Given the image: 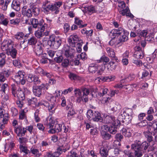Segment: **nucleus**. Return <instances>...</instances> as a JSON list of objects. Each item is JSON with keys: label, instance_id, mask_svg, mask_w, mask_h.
Here are the masks:
<instances>
[{"label": "nucleus", "instance_id": "obj_1", "mask_svg": "<svg viewBox=\"0 0 157 157\" xmlns=\"http://www.w3.org/2000/svg\"><path fill=\"white\" fill-rule=\"evenodd\" d=\"M128 32L125 31L121 27L117 29H113L110 32L109 35L111 38L114 39L116 36L119 37L118 41L122 43L126 41L128 39Z\"/></svg>", "mask_w": 157, "mask_h": 157}, {"label": "nucleus", "instance_id": "obj_2", "mask_svg": "<svg viewBox=\"0 0 157 157\" xmlns=\"http://www.w3.org/2000/svg\"><path fill=\"white\" fill-rule=\"evenodd\" d=\"M55 121L54 118L50 117L47 118L44 123V125L48 128L49 129L48 131L49 133L53 134L61 132L62 130V124H55Z\"/></svg>", "mask_w": 157, "mask_h": 157}, {"label": "nucleus", "instance_id": "obj_3", "mask_svg": "<svg viewBox=\"0 0 157 157\" xmlns=\"http://www.w3.org/2000/svg\"><path fill=\"white\" fill-rule=\"evenodd\" d=\"M62 4L61 2H55L54 4H52L49 3L48 1H46L43 2L42 8L44 12L46 13H48V12L51 11L57 14L59 12V8Z\"/></svg>", "mask_w": 157, "mask_h": 157}, {"label": "nucleus", "instance_id": "obj_4", "mask_svg": "<svg viewBox=\"0 0 157 157\" xmlns=\"http://www.w3.org/2000/svg\"><path fill=\"white\" fill-rule=\"evenodd\" d=\"M39 12L40 10L38 6L33 3L31 4L28 8L27 6H25L22 8V14L28 17H31L33 13L34 15H37Z\"/></svg>", "mask_w": 157, "mask_h": 157}, {"label": "nucleus", "instance_id": "obj_5", "mask_svg": "<svg viewBox=\"0 0 157 157\" xmlns=\"http://www.w3.org/2000/svg\"><path fill=\"white\" fill-rule=\"evenodd\" d=\"M62 50L64 52V54L62 53L61 51H59L56 53L57 57L54 59H63L64 57H63V55L68 59H71L74 58V50L68 45H64Z\"/></svg>", "mask_w": 157, "mask_h": 157}, {"label": "nucleus", "instance_id": "obj_6", "mask_svg": "<svg viewBox=\"0 0 157 157\" xmlns=\"http://www.w3.org/2000/svg\"><path fill=\"white\" fill-rule=\"evenodd\" d=\"M1 48L3 51H6L8 55H10L13 58H15L17 54V51L13 48L12 42L9 40L3 42L2 44Z\"/></svg>", "mask_w": 157, "mask_h": 157}, {"label": "nucleus", "instance_id": "obj_7", "mask_svg": "<svg viewBox=\"0 0 157 157\" xmlns=\"http://www.w3.org/2000/svg\"><path fill=\"white\" fill-rule=\"evenodd\" d=\"M133 115V111L131 109L125 108L124 109L123 113L120 115L118 118L122 120V122H128L131 120Z\"/></svg>", "mask_w": 157, "mask_h": 157}, {"label": "nucleus", "instance_id": "obj_8", "mask_svg": "<svg viewBox=\"0 0 157 157\" xmlns=\"http://www.w3.org/2000/svg\"><path fill=\"white\" fill-rule=\"evenodd\" d=\"M131 149L134 151V157H141L143 155L141 143L139 140H136L131 145Z\"/></svg>", "mask_w": 157, "mask_h": 157}, {"label": "nucleus", "instance_id": "obj_9", "mask_svg": "<svg viewBox=\"0 0 157 157\" xmlns=\"http://www.w3.org/2000/svg\"><path fill=\"white\" fill-rule=\"evenodd\" d=\"M49 87L48 83H42L39 86L34 85L32 87L33 94L36 96L40 97L42 94V90H48Z\"/></svg>", "mask_w": 157, "mask_h": 157}, {"label": "nucleus", "instance_id": "obj_10", "mask_svg": "<svg viewBox=\"0 0 157 157\" xmlns=\"http://www.w3.org/2000/svg\"><path fill=\"white\" fill-rule=\"evenodd\" d=\"M103 117H104V122L105 124H111L115 126H118L120 124V121L115 119L114 116L104 114Z\"/></svg>", "mask_w": 157, "mask_h": 157}, {"label": "nucleus", "instance_id": "obj_11", "mask_svg": "<svg viewBox=\"0 0 157 157\" xmlns=\"http://www.w3.org/2000/svg\"><path fill=\"white\" fill-rule=\"evenodd\" d=\"M40 105H44L48 108V110L50 113L52 114L55 112L56 107L54 103H49L44 101H41L39 103Z\"/></svg>", "mask_w": 157, "mask_h": 157}, {"label": "nucleus", "instance_id": "obj_12", "mask_svg": "<svg viewBox=\"0 0 157 157\" xmlns=\"http://www.w3.org/2000/svg\"><path fill=\"white\" fill-rule=\"evenodd\" d=\"M24 72L19 71L14 76V80L17 84L24 85L25 83V79L24 77Z\"/></svg>", "mask_w": 157, "mask_h": 157}, {"label": "nucleus", "instance_id": "obj_13", "mask_svg": "<svg viewBox=\"0 0 157 157\" xmlns=\"http://www.w3.org/2000/svg\"><path fill=\"white\" fill-rule=\"evenodd\" d=\"M88 70L90 73L94 74L96 73V74L98 75H102L104 71L102 68L98 69V66L94 64L90 65L88 67Z\"/></svg>", "mask_w": 157, "mask_h": 157}, {"label": "nucleus", "instance_id": "obj_14", "mask_svg": "<svg viewBox=\"0 0 157 157\" xmlns=\"http://www.w3.org/2000/svg\"><path fill=\"white\" fill-rule=\"evenodd\" d=\"M108 91V89L105 88L102 89L101 90H100V92L99 93V95L101 97H103L106 95V97H103L102 98V102L103 103H107V102H109L111 100V98L110 96H109L108 95H107V96L106 94Z\"/></svg>", "mask_w": 157, "mask_h": 157}, {"label": "nucleus", "instance_id": "obj_15", "mask_svg": "<svg viewBox=\"0 0 157 157\" xmlns=\"http://www.w3.org/2000/svg\"><path fill=\"white\" fill-rule=\"evenodd\" d=\"M80 40H81L79 39L77 35L73 34L69 36L68 42L71 47H74L75 46L76 44L80 42Z\"/></svg>", "mask_w": 157, "mask_h": 157}, {"label": "nucleus", "instance_id": "obj_16", "mask_svg": "<svg viewBox=\"0 0 157 157\" xmlns=\"http://www.w3.org/2000/svg\"><path fill=\"white\" fill-rule=\"evenodd\" d=\"M109 59H97V63H101V65H105L108 63V67H110L111 70L114 69L116 68V64L114 61H110L109 62Z\"/></svg>", "mask_w": 157, "mask_h": 157}, {"label": "nucleus", "instance_id": "obj_17", "mask_svg": "<svg viewBox=\"0 0 157 157\" xmlns=\"http://www.w3.org/2000/svg\"><path fill=\"white\" fill-rule=\"evenodd\" d=\"M139 45H136L134 48L136 51L133 55V57L136 59H142L144 58L143 53Z\"/></svg>", "mask_w": 157, "mask_h": 157}, {"label": "nucleus", "instance_id": "obj_18", "mask_svg": "<svg viewBox=\"0 0 157 157\" xmlns=\"http://www.w3.org/2000/svg\"><path fill=\"white\" fill-rule=\"evenodd\" d=\"M30 24L33 25V28H36L37 27H39L38 26H40L41 27L42 25H43V24L44 22L43 19H41L39 21H38L37 19L35 18H31L30 20Z\"/></svg>", "mask_w": 157, "mask_h": 157}, {"label": "nucleus", "instance_id": "obj_19", "mask_svg": "<svg viewBox=\"0 0 157 157\" xmlns=\"http://www.w3.org/2000/svg\"><path fill=\"white\" fill-rule=\"evenodd\" d=\"M47 25L44 24V25H42L39 28V29L35 31L34 33L35 36L38 39H40L44 36L43 32L45 30V27H46Z\"/></svg>", "mask_w": 157, "mask_h": 157}, {"label": "nucleus", "instance_id": "obj_20", "mask_svg": "<svg viewBox=\"0 0 157 157\" xmlns=\"http://www.w3.org/2000/svg\"><path fill=\"white\" fill-rule=\"evenodd\" d=\"M82 10L84 12L90 14H91L96 12L95 7L92 6H83V5Z\"/></svg>", "mask_w": 157, "mask_h": 157}, {"label": "nucleus", "instance_id": "obj_21", "mask_svg": "<svg viewBox=\"0 0 157 157\" xmlns=\"http://www.w3.org/2000/svg\"><path fill=\"white\" fill-rule=\"evenodd\" d=\"M81 90L82 92V98L83 101L86 102L88 100V95L90 93V90L88 88L82 87L81 88Z\"/></svg>", "mask_w": 157, "mask_h": 157}, {"label": "nucleus", "instance_id": "obj_22", "mask_svg": "<svg viewBox=\"0 0 157 157\" xmlns=\"http://www.w3.org/2000/svg\"><path fill=\"white\" fill-rule=\"evenodd\" d=\"M115 78L114 76H100L97 78L95 80L99 82H110L113 80Z\"/></svg>", "mask_w": 157, "mask_h": 157}, {"label": "nucleus", "instance_id": "obj_23", "mask_svg": "<svg viewBox=\"0 0 157 157\" xmlns=\"http://www.w3.org/2000/svg\"><path fill=\"white\" fill-rule=\"evenodd\" d=\"M15 132L17 135L19 136H24L26 132V130L25 128L19 126L14 129Z\"/></svg>", "mask_w": 157, "mask_h": 157}, {"label": "nucleus", "instance_id": "obj_24", "mask_svg": "<svg viewBox=\"0 0 157 157\" xmlns=\"http://www.w3.org/2000/svg\"><path fill=\"white\" fill-rule=\"evenodd\" d=\"M61 42V39L57 37L56 41L53 42L52 44L49 45V46L52 48L57 49L60 46Z\"/></svg>", "mask_w": 157, "mask_h": 157}, {"label": "nucleus", "instance_id": "obj_25", "mask_svg": "<svg viewBox=\"0 0 157 157\" xmlns=\"http://www.w3.org/2000/svg\"><path fill=\"white\" fill-rule=\"evenodd\" d=\"M74 93L76 97V100L78 102H80L82 101H83L82 95V92L79 89L76 88L74 90Z\"/></svg>", "mask_w": 157, "mask_h": 157}, {"label": "nucleus", "instance_id": "obj_26", "mask_svg": "<svg viewBox=\"0 0 157 157\" xmlns=\"http://www.w3.org/2000/svg\"><path fill=\"white\" fill-rule=\"evenodd\" d=\"M66 110L68 111L67 113V117L69 118H71L75 114V111L72 106L71 104L68 105L66 108Z\"/></svg>", "mask_w": 157, "mask_h": 157}, {"label": "nucleus", "instance_id": "obj_27", "mask_svg": "<svg viewBox=\"0 0 157 157\" xmlns=\"http://www.w3.org/2000/svg\"><path fill=\"white\" fill-rule=\"evenodd\" d=\"M144 135L145 137L147 139V140L150 143L152 142V145H154V142L153 141V138L152 136V133L149 131H146L144 132Z\"/></svg>", "mask_w": 157, "mask_h": 157}, {"label": "nucleus", "instance_id": "obj_28", "mask_svg": "<svg viewBox=\"0 0 157 157\" xmlns=\"http://www.w3.org/2000/svg\"><path fill=\"white\" fill-rule=\"evenodd\" d=\"M123 9L120 11V13L123 16L126 15V16L130 17L131 18H133L134 16L130 13V10L128 7H127L125 9Z\"/></svg>", "mask_w": 157, "mask_h": 157}, {"label": "nucleus", "instance_id": "obj_29", "mask_svg": "<svg viewBox=\"0 0 157 157\" xmlns=\"http://www.w3.org/2000/svg\"><path fill=\"white\" fill-rule=\"evenodd\" d=\"M11 7L13 9L16 11L20 10L21 9L20 2L16 0H13Z\"/></svg>", "mask_w": 157, "mask_h": 157}, {"label": "nucleus", "instance_id": "obj_30", "mask_svg": "<svg viewBox=\"0 0 157 157\" xmlns=\"http://www.w3.org/2000/svg\"><path fill=\"white\" fill-rule=\"evenodd\" d=\"M18 92L16 94V97L20 100H23L25 99V95L24 91L21 88H18Z\"/></svg>", "mask_w": 157, "mask_h": 157}, {"label": "nucleus", "instance_id": "obj_31", "mask_svg": "<svg viewBox=\"0 0 157 157\" xmlns=\"http://www.w3.org/2000/svg\"><path fill=\"white\" fill-rule=\"evenodd\" d=\"M94 117L92 119L94 121L101 122L102 121V118L101 116L100 113L98 111H95L94 113Z\"/></svg>", "mask_w": 157, "mask_h": 157}, {"label": "nucleus", "instance_id": "obj_32", "mask_svg": "<svg viewBox=\"0 0 157 157\" xmlns=\"http://www.w3.org/2000/svg\"><path fill=\"white\" fill-rule=\"evenodd\" d=\"M74 23L75 24L79 26V27L81 28L86 27L87 25L86 24H83V21L77 17L75 18Z\"/></svg>", "mask_w": 157, "mask_h": 157}, {"label": "nucleus", "instance_id": "obj_33", "mask_svg": "<svg viewBox=\"0 0 157 157\" xmlns=\"http://www.w3.org/2000/svg\"><path fill=\"white\" fill-rule=\"evenodd\" d=\"M4 94L3 95H2V105H6L9 103L10 101L9 97L8 94H6V93Z\"/></svg>", "mask_w": 157, "mask_h": 157}, {"label": "nucleus", "instance_id": "obj_34", "mask_svg": "<svg viewBox=\"0 0 157 157\" xmlns=\"http://www.w3.org/2000/svg\"><path fill=\"white\" fill-rule=\"evenodd\" d=\"M100 133L102 138L105 140H108L112 137L111 135L104 130H101L100 131Z\"/></svg>", "mask_w": 157, "mask_h": 157}, {"label": "nucleus", "instance_id": "obj_35", "mask_svg": "<svg viewBox=\"0 0 157 157\" xmlns=\"http://www.w3.org/2000/svg\"><path fill=\"white\" fill-rule=\"evenodd\" d=\"M136 84L133 85H126L124 86L123 87L124 90L127 93H130L132 92L133 90V87H136Z\"/></svg>", "mask_w": 157, "mask_h": 157}, {"label": "nucleus", "instance_id": "obj_36", "mask_svg": "<svg viewBox=\"0 0 157 157\" xmlns=\"http://www.w3.org/2000/svg\"><path fill=\"white\" fill-rule=\"evenodd\" d=\"M19 119L21 120L24 121L25 123H28V121L27 119V117L25 113L24 110H22L19 113Z\"/></svg>", "mask_w": 157, "mask_h": 157}, {"label": "nucleus", "instance_id": "obj_37", "mask_svg": "<svg viewBox=\"0 0 157 157\" xmlns=\"http://www.w3.org/2000/svg\"><path fill=\"white\" fill-rule=\"evenodd\" d=\"M100 153L101 156L106 157L108 155V151L106 147H102L100 149Z\"/></svg>", "mask_w": 157, "mask_h": 157}, {"label": "nucleus", "instance_id": "obj_38", "mask_svg": "<svg viewBox=\"0 0 157 157\" xmlns=\"http://www.w3.org/2000/svg\"><path fill=\"white\" fill-rule=\"evenodd\" d=\"M14 145L15 144L13 141H11L8 142H6L4 147L5 151H7L9 148L11 149H12Z\"/></svg>", "mask_w": 157, "mask_h": 157}, {"label": "nucleus", "instance_id": "obj_39", "mask_svg": "<svg viewBox=\"0 0 157 157\" xmlns=\"http://www.w3.org/2000/svg\"><path fill=\"white\" fill-rule=\"evenodd\" d=\"M30 152L36 157H39L41 155L39 150L35 147H32L31 148Z\"/></svg>", "mask_w": 157, "mask_h": 157}, {"label": "nucleus", "instance_id": "obj_40", "mask_svg": "<svg viewBox=\"0 0 157 157\" xmlns=\"http://www.w3.org/2000/svg\"><path fill=\"white\" fill-rule=\"evenodd\" d=\"M11 93L13 95L16 97V94L18 92V88H20L18 86L13 84L11 85Z\"/></svg>", "mask_w": 157, "mask_h": 157}, {"label": "nucleus", "instance_id": "obj_41", "mask_svg": "<svg viewBox=\"0 0 157 157\" xmlns=\"http://www.w3.org/2000/svg\"><path fill=\"white\" fill-rule=\"evenodd\" d=\"M118 126L113 125L109 127L108 131L111 134H115L117 131V128Z\"/></svg>", "mask_w": 157, "mask_h": 157}, {"label": "nucleus", "instance_id": "obj_42", "mask_svg": "<svg viewBox=\"0 0 157 157\" xmlns=\"http://www.w3.org/2000/svg\"><path fill=\"white\" fill-rule=\"evenodd\" d=\"M56 60L57 62L58 63H59L61 61H62V65L63 67H67L69 65V59H56Z\"/></svg>", "mask_w": 157, "mask_h": 157}, {"label": "nucleus", "instance_id": "obj_43", "mask_svg": "<svg viewBox=\"0 0 157 157\" xmlns=\"http://www.w3.org/2000/svg\"><path fill=\"white\" fill-rule=\"evenodd\" d=\"M106 51L109 57L113 58L114 57L115 52L113 49L109 47H107L106 48Z\"/></svg>", "mask_w": 157, "mask_h": 157}, {"label": "nucleus", "instance_id": "obj_44", "mask_svg": "<svg viewBox=\"0 0 157 157\" xmlns=\"http://www.w3.org/2000/svg\"><path fill=\"white\" fill-rule=\"evenodd\" d=\"M37 41L36 38L33 36L28 40V44L30 45H34L36 44Z\"/></svg>", "mask_w": 157, "mask_h": 157}, {"label": "nucleus", "instance_id": "obj_45", "mask_svg": "<svg viewBox=\"0 0 157 157\" xmlns=\"http://www.w3.org/2000/svg\"><path fill=\"white\" fill-rule=\"evenodd\" d=\"M36 53L37 55H40L42 52L41 44H38L35 47Z\"/></svg>", "mask_w": 157, "mask_h": 157}, {"label": "nucleus", "instance_id": "obj_46", "mask_svg": "<svg viewBox=\"0 0 157 157\" xmlns=\"http://www.w3.org/2000/svg\"><path fill=\"white\" fill-rule=\"evenodd\" d=\"M69 78L72 80H79L80 78L78 76L76 75L70 73L68 75Z\"/></svg>", "mask_w": 157, "mask_h": 157}, {"label": "nucleus", "instance_id": "obj_47", "mask_svg": "<svg viewBox=\"0 0 157 157\" xmlns=\"http://www.w3.org/2000/svg\"><path fill=\"white\" fill-rule=\"evenodd\" d=\"M8 89V85L6 83L3 84L0 87V91H2L4 94L6 93V91Z\"/></svg>", "mask_w": 157, "mask_h": 157}, {"label": "nucleus", "instance_id": "obj_48", "mask_svg": "<svg viewBox=\"0 0 157 157\" xmlns=\"http://www.w3.org/2000/svg\"><path fill=\"white\" fill-rule=\"evenodd\" d=\"M24 36V34L23 33L21 32H17L16 34L15 35V37L17 40H21L23 39Z\"/></svg>", "mask_w": 157, "mask_h": 157}, {"label": "nucleus", "instance_id": "obj_49", "mask_svg": "<svg viewBox=\"0 0 157 157\" xmlns=\"http://www.w3.org/2000/svg\"><path fill=\"white\" fill-rule=\"evenodd\" d=\"M94 113L91 109L89 110L87 112V117L89 119H92L94 117Z\"/></svg>", "mask_w": 157, "mask_h": 157}, {"label": "nucleus", "instance_id": "obj_50", "mask_svg": "<svg viewBox=\"0 0 157 157\" xmlns=\"http://www.w3.org/2000/svg\"><path fill=\"white\" fill-rule=\"evenodd\" d=\"M28 105H31L32 104H35L37 101V99L35 98H32L31 99H27Z\"/></svg>", "mask_w": 157, "mask_h": 157}, {"label": "nucleus", "instance_id": "obj_51", "mask_svg": "<svg viewBox=\"0 0 157 157\" xmlns=\"http://www.w3.org/2000/svg\"><path fill=\"white\" fill-rule=\"evenodd\" d=\"M44 71L40 67H38L36 68L35 71V72L36 74H39L42 76H43Z\"/></svg>", "mask_w": 157, "mask_h": 157}, {"label": "nucleus", "instance_id": "obj_52", "mask_svg": "<svg viewBox=\"0 0 157 157\" xmlns=\"http://www.w3.org/2000/svg\"><path fill=\"white\" fill-rule=\"evenodd\" d=\"M67 157H78L77 154L74 150H72L68 153Z\"/></svg>", "mask_w": 157, "mask_h": 157}, {"label": "nucleus", "instance_id": "obj_53", "mask_svg": "<svg viewBox=\"0 0 157 157\" xmlns=\"http://www.w3.org/2000/svg\"><path fill=\"white\" fill-rule=\"evenodd\" d=\"M19 148L21 151L27 154L29 153V151L28 150L27 147L23 145V144H20L19 146Z\"/></svg>", "mask_w": 157, "mask_h": 157}, {"label": "nucleus", "instance_id": "obj_54", "mask_svg": "<svg viewBox=\"0 0 157 157\" xmlns=\"http://www.w3.org/2000/svg\"><path fill=\"white\" fill-rule=\"evenodd\" d=\"M39 112V110L37 109L34 113V119L36 122H39L40 121V119L38 116Z\"/></svg>", "mask_w": 157, "mask_h": 157}, {"label": "nucleus", "instance_id": "obj_55", "mask_svg": "<svg viewBox=\"0 0 157 157\" xmlns=\"http://www.w3.org/2000/svg\"><path fill=\"white\" fill-rule=\"evenodd\" d=\"M80 155L79 157H87L90 155V151L88 150L87 151L88 153L85 154H83L84 152V150L83 149H81L80 151Z\"/></svg>", "mask_w": 157, "mask_h": 157}, {"label": "nucleus", "instance_id": "obj_56", "mask_svg": "<svg viewBox=\"0 0 157 157\" xmlns=\"http://www.w3.org/2000/svg\"><path fill=\"white\" fill-rule=\"evenodd\" d=\"M3 118L2 120V122L3 124L5 125V124H6L9 120V116L7 114H5L3 116V117H2Z\"/></svg>", "mask_w": 157, "mask_h": 157}, {"label": "nucleus", "instance_id": "obj_57", "mask_svg": "<svg viewBox=\"0 0 157 157\" xmlns=\"http://www.w3.org/2000/svg\"><path fill=\"white\" fill-rule=\"evenodd\" d=\"M56 36L54 35H52L50 36V40L48 41L47 43L48 44H52V42L56 40Z\"/></svg>", "mask_w": 157, "mask_h": 157}, {"label": "nucleus", "instance_id": "obj_58", "mask_svg": "<svg viewBox=\"0 0 157 157\" xmlns=\"http://www.w3.org/2000/svg\"><path fill=\"white\" fill-rule=\"evenodd\" d=\"M33 83L35 85H39L40 83V81L38 77L36 75L34 76Z\"/></svg>", "mask_w": 157, "mask_h": 157}, {"label": "nucleus", "instance_id": "obj_59", "mask_svg": "<svg viewBox=\"0 0 157 157\" xmlns=\"http://www.w3.org/2000/svg\"><path fill=\"white\" fill-rule=\"evenodd\" d=\"M147 125V123L146 121L145 120H143L140 122L138 123L136 125L140 127H144Z\"/></svg>", "mask_w": 157, "mask_h": 157}, {"label": "nucleus", "instance_id": "obj_60", "mask_svg": "<svg viewBox=\"0 0 157 157\" xmlns=\"http://www.w3.org/2000/svg\"><path fill=\"white\" fill-rule=\"evenodd\" d=\"M20 20L19 18H16L14 19L11 20H10V23L11 24L17 25H18L20 22Z\"/></svg>", "mask_w": 157, "mask_h": 157}, {"label": "nucleus", "instance_id": "obj_61", "mask_svg": "<svg viewBox=\"0 0 157 157\" xmlns=\"http://www.w3.org/2000/svg\"><path fill=\"white\" fill-rule=\"evenodd\" d=\"M25 129L26 130V132L27 130L28 131L30 134H32V133L34 134V132L33 131V128L32 125L26 127V128H25Z\"/></svg>", "mask_w": 157, "mask_h": 157}, {"label": "nucleus", "instance_id": "obj_62", "mask_svg": "<svg viewBox=\"0 0 157 157\" xmlns=\"http://www.w3.org/2000/svg\"><path fill=\"white\" fill-rule=\"evenodd\" d=\"M82 40H80V42L77 43L76 50L78 52H80L82 51Z\"/></svg>", "mask_w": 157, "mask_h": 157}, {"label": "nucleus", "instance_id": "obj_63", "mask_svg": "<svg viewBox=\"0 0 157 157\" xmlns=\"http://www.w3.org/2000/svg\"><path fill=\"white\" fill-rule=\"evenodd\" d=\"M11 111L12 113V116H16L18 113L17 109L14 107H11Z\"/></svg>", "mask_w": 157, "mask_h": 157}, {"label": "nucleus", "instance_id": "obj_64", "mask_svg": "<svg viewBox=\"0 0 157 157\" xmlns=\"http://www.w3.org/2000/svg\"><path fill=\"white\" fill-rule=\"evenodd\" d=\"M141 147L143 148L144 150H146L147 149L150 144L149 143H147L146 141H144L141 144Z\"/></svg>", "mask_w": 157, "mask_h": 157}]
</instances>
